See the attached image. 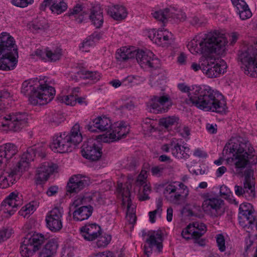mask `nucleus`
<instances>
[{"mask_svg":"<svg viewBox=\"0 0 257 257\" xmlns=\"http://www.w3.org/2000/svg\"><path fill=\"white\" fill-rule=\"evenodd\" d=\"M177 87L182 92L187 93L185 102L189 105L205 111L217 113L225 112L227 109L224 96L208 85L189 86L185 83H181L178 84Z\"/></svg>","mask_w":257,"mask_h":257,"instance_id":"1","label":"nucleus"},{"mask_svg":"<svg viewBox=\"0 0 257 257\" xmlns=\"http://www.w3.org/2000/svg\"><path fill=\"white\" fill-rule=\"evenodd\" d=\"M80 125L76 123L70 133H59L54 136L50 144V149L55 152L65 153L72 151L82 141Z\"/></svg>","mask_w":257,"mask_h":257,"instance_id":"5","label":"nucleus"},{"mask_svg":"<svg viewBox=\"0 0 257 257\" xmlns=\"http://www.w3.org/2000/svg\"><path fill=\"white\" fill-rule=\"evenodd\" d=\"M161 150L165 153L171 152L172 155L178 159L186 160L191 154L190 149L185 145L181 146L176 138H173L168 143L163 145Z\"/></svg>","mask_w":257,"mask_h":257,"instance_id":"16","label":"nucleus"},{"mask_svg":"<svg viewBox=\"0 0 257 257\" xmlns=\"http://www.w3.org/2000/svg\"><path fill=\"white\" fill-rule=\"evenodd\" d=\"M98 239L97 241V245L98 247H104L106 246L110 242L111 239V235L107 234H103L98 237Z\"/></svg>","mask_w":257,"mask_h":257,"instance_id":"52","label":"nucleus"},{"mask_svg":"<svg viewBox=\"0 0 257 257\" xmlns=\"http://www.w3.org/2000/svg\"><path fill=\"white\" fill-rule=\"evenodd\" d=\"M0 176V187L5 189L12 185L16 182V176L18 175L10 167Z\"/></svg>","mask_w":257,"mask_h":257,"instance_id":"36","label":"nucleus"},{"mask_svg":"<svg viewBox=\"0 0 257 257\" xmlns=\"http://www.w3.org/2000/svg\"><path fill=\"white\" fill-rule=\"evenodd\" d=\"M90 20L94 26L97 28H100L103 23V13L98 6L92 7L90 10V13L89 16Z\"/></svg>","mask_w":257,"mask_h":257,"instance_id":"37","label":"nucleus"},{"mask_svg":"<svg viewBox=\"0 0 257 257\" xmlns=\"http://www.w3.org/2000/svg\"><path fill=\"white\" fill-rule=\"evenodd\" d=\"M146 35L154 43L162 47H167L173 39L172 34L164 28L149 30Z\"/></svg>","mask_w":257,"mask_h":257,"instance_id":"19","label":"nucleus"},{"mask_svg":"<svg viewBox=\"0 0 257 257\" xmlns=\"http://www.w3.org/2000/svg\"><path fill=\"white\" fill-rule=\"evenodd\" d=\"M36 154L35 148H29L19 158L12 163V166L10 164L9 166L17 174L27 171L30 168V163L34 160Z\"/></svg>","mask_w":257,"mask_h":257,"instance_id":"15","label":"nucleus"},{"mask_svg":"<svg viewBox=\"0 0 257 257\" xmlns=\"http://www.w3.org/2000/svg\"><path fill=\"white\" fill-rule=\"evenodd\" d=\"M143 194H140L139 196V199L142 201H145L149 199V194L151 192V187L149 182H148L144 185Z\"/></svg>","mask_w":257,"mask_h":257,"instance_id":"54","label":"nucleus"},{"mask_svg":"<svg viewBox=\"0 0 257 257\" xmlns=\"http://www.w3.org/2000/svg\"><path fill=\"white\" fill-rule=\"evenodd\" d=\"M97 136L95 139L90 138L84 143L81 150L82 155L83 157L91 161H97L101 156L102 152L99 146ZM103 143L102 142H101Z\"/></svg>","mask_w":257,"mask_h":257,"instance_id":"17","label":"nucleus"},{"mask_svg":"<svg viewBox=\"0 0 257 257\" xmlns=\"http://www.w3.org/2000/svg\"><path fill=\"white\" fill-rule=\"evenodd\" d=\"M172 101L170 95L161 93L153 95L148 102V107L150 111L154 113L165 112L171 107Z\"/></svg>","mask_w":257,"mask_h":257,"instance_id":"14","label":"nucleus"},{"mask_svg":"<svg viewBox=\"0 0 257 257\" xmlns=\"http://www.w3.org/2000/svg\"><path fill=\"white\" fill-rule=\"evenodd\" d=\"M188 21L192 25L195 26H200L204 23L202 18L194 15L189 16Z\"/></svg>","mask_w":257,"mask_h":257,"instance_id":"61","label":"nucleus"},{"mask_svg":"<svg viewBox=\"0 0 257 257\" xmlns=\"http://www.w3.org/2000/svg\"><path fill=\"white\" fill-rule=\"evenodd\" d=\"M47 27V24L44 21L42 20L33 22L30 28L33 30L38 31L44 29Z\"/></svg>","mask_w":257,"mask_h":257,"instance_id":"59","label":"nucleus"},{"mask_svg":"<svg viewBox=\"0 0 257 257\" xmlns=\"http://www.w3.org/2000/svg\"><path fill=\"white\" fill-rule=\"evenodd\" d=\"M69 17L73 16L78 23H81L87 14L80 4H77L73 9H70L67 13Z\"/></svg>","mask_w":257,"mask_h":257,"instance_id":"40","label":"nucleus"},{"mask_svg":"<svg viewBox=\"0 0 257 257\" xmlns=\"http://www.w3.org/2000/svg\"><path fill=\"white\" fill-rule=\"evenodd\" d=\"M193 230V235L195 238H199L206 231V226L205 224L201 222H194L190 223Z\"/></svg>","mask_w":257,"mask_h":257,"instance_id":"42","label":"nucleus"},{"mask_svg":"<svg viewBox=\"0 0 257 257\" xmlns=\"http://www.w3.org/2000/svg\"><path fill=\"white\" fill-rule=\"evenodd\" d=\"M63 213L62 207L55 206L47 213L45 218L47 226L52 231L57 232L62 228Z\"/></svg>","mask_w":257,"mask_h":257,"instance_id":"18","label":"nucleus"},{"mask_svg":"<svg viewBox=\"0 0 257 257\" xmlns=\"http://www.w3.org/2000/svg\"><path fill=\"white\" fill-rule=\"evenodd\" d=\"M43 234L34 233L30 236L26 237L21 246L20 253L24 257H30L38 250L46 240Z\"/></svg>","mask_w":257,"mask_h":257,"instance_id":"11","label":"nucleus"},{"mask_svg":"<svg viewBox=\"0 0 257 257\" xmlns=\"http://www.w3.org/2000/svg\"><path fill=\"white\" fill-rule=\"evenodd\" d=\"M147 237L146 242L148 246L145 245V251L150 252L148 250V248H153L156 247L159 251H161L163 248L162 242L163 240V232L161 230H151L148 232L146 234Z\"/></svg>","mask_w":257,"mask_h":257,"instance_id":"23","label":"nucleus"},{"mask_svg":"<svg viewBox=\"0 0 257 257\" xmlns=\"http://www.w3.org/2000/svg\"><path fill=\"white\" fill-rule=\"evenodd\" d=\"M108 14L114 20L120 21L124 19L127 15L126 9L122 6H113L108 10Z\"/></svg>","mask_w":257,"mask_h":257,"instance_id":"38","label":"nucleus"},{"mask_svg":"<svg viewBox=\"0 0 257 257\" xmlns=\"http://www.w3.org/2000/svg\"><path fill=\"white\" fill-rule=\"evenodd\" d=\"M216 242L219 249L221 251H224L225 250V239L222 234H218L216 237Z\"/></svg>","mask_w":257,"mask_h":257,"instance_id":"63","label":"nucleus"},{"mask_svg":"<svg viewBox=\"0 0 257 257\" xmlns=\"http://www.w3.org/2000/svg\"><path fill=\"white\" fill-rule=\"evenodd\" d=\"M91 202L96 204H101L104 203V200L99 192L86 193L83 195H79L75 197L73 205L78 206L80 205H86Z\"/></svg>","mask_w":257,"mask_h":257,"instance_id":"24","label":"nucleus"},{"mask_svg":"<svg viewBox=\"0 0 257 257\" xmlns=\"http://www.w3.org/2000/svg\"><path fill=\"white\" fill-rule=\"evenodd\" d=\"M88 183L87 178L81 175H75L70 178L67 185V191L77 193L82 190Z\"/></svg>","mask_w":257,"mask_h":257,"instance_id":"25","label":"nucleus"},{"mask_svg":"<svg viewBox=\"0 0 257 257\" xmlns=\"http://www.w3.org/2000/svg\"><path fill=\"white\" fill-rule=\"evenodd\" d=\"M112 123L110 119L105 116H98L93 120L92 125H89L88 129L91 132H94L95 128L101 132L106 131L111 128Z\"/></svg>","mask_w":257,"mask_h":257,"instance_id":"34","label":"nucleus"},{"mask_svg":"<svg viewBox=\"0 0 257 257\" xmlns=\"http://www.w3.org/2000/svg\"><path fill=\"white\" fill-rule=\"evenodd\" d=\"M239 59L242 63L244 73L251 77H257V53L252 47L241 52Z\"/></svg>","mask_w":257,"mask_h":257,"instance_id":"10","label":"nucleus"},{"mask_svg":"<svg viewBox=\"0 0 257 257\" xmlns=\"http://www.w3.org/2000/svg\"><path fill=\"white\" fill-rule=\"evenodd\" d=\"M42 6L49 7L54 14L60 15L68 9L67 4L64 0H44Z\"/></svg>","mask_w":257,"mask_h":257,"instance_id":"33","label":"nucleus"},{"mask_svg":"<svg viewBox=\"0 0 257 257\" xmlns=\"http://www.w3.org/2000/svg\"><path fill=\"white\" fill-rule=\"evenodd\" d=\"M111 128V133L98 136V140L107 143L117 141L126 137L130 131V126L124 121L115 122Z\"/></svg>","mask_w":257,"mask_h":257,"instance_id":"12","label":"nucleus"},{"mask_svg":"<svg viewBox=\"0 0 257 257\" xmlns=\"http://www.w3.org/2000/svg\"><path fill=\"white\" fill-rule=\"evenodd\" d=\"M31 56L33 59H45L46 58H47L46 56V50L43 51L41 49H37L31 54Z\"/></svg>","mask_w":257,"mask_h":257,"instance_id":"64","label":"nucleus"},{"mask_svg":"<svg viewBox=\"0 0 257 257\" xmlns=\"http://www.w3.org/2000/svg\"><path fill=\"white\" fill-rule=\"evenodd\" d=\"M84 75L85 78L89 79L94 82L98 81L101 77V74L97 71H86Z\"/></svg>","mask_w":257,"mask_h":257,"instance_id":"56","label":"nucleus"},{"mask_svg":"<svg viewBox=\"0 0 257 257\" xmlns=\"http://www.w3.org/2000/svg\"><path fill=\"white\" fill-rule=\"evenodd\" d=\"M166 170L165 166L160 165L152 167L151 171L153 176L160 177L165 174Z\"/></svg>","mask_w":257,"mask_h":257,"instance_id":"57","label":"nucleus"},{"mask_svg":"<svg viewBox=\"0 0 257 257\" xmlns=\"http://www.w3.org/2000/svg\"><path fill=\"white\" fill-rule=\"evenodd\" d=\"M153 17L158 21L164 22L168 18H170V9H165L152 13Z\"/></svg>","mask_w":257,"mask_h":257,"instance_id":"47","label":"nucleus"},{"mask_svg":"<svg viewBox=\"0 0 257 257\" xmlns=\"http://www.w3.org/2000/svg\"><path fill=\"white\" fill-rule=\"evenodd\" d=\"M36 209V206L34 202H30L24 206L19 211V214L24 217H28Z\"/></svg>","mask_w":257,"mask_h":257,"instance_id":"46","label":"nucleus"},{"mask_svg":"<svg viewBox=\"0 0 257 257\" xmlns=\"http://www.w3.org/2000/svg\"><path fill=\"white\" fill-rule=\"evenodd\" d=\"M202 62L204 64L203 73L208 78L220 77L226 71V63L223 60H216L211 54L206 55V60Z\"/></svg>","mask_w":257,"mask_h":257,"instance_id":"9","label":"nucleus"},{"mask_svg":"<svg viewBox=\"0 0 257 257\" xmlns=\"http://www.w3.org/2000/svg\"><path fill=\"white\" fill-rule=\"evenodd\" d=\"M46 248L56 254L59 247L58 239L53 238L50 239L44 246Z\"/></svg>","mask_w":257,"mask_h":257,"instance_id":"53","label":"nucleus"},{"mask_svg":"<svg viewBox=\"0 0 257 257\" xmlns=\"http://www.w3.org/2000/svg\"><path fill=\"white\" fill-rule=\"evenodd\" d=\"M57 169V166L50 162H45L37 170L35 179L37 183L41 184L46 181L50 174Z\"/></svg>","mask_w":257,"mask_h":257,"instance_id":"27","label":"nucleus"},{"mask_svg":"<svg viewBox=\"0 0 257 257\" xmlns=\"http://www.w3.org/2000/svg\"><path fill=\"white\" fill-rule=\"evenodd\" d=\"M188 187L180 181H172L164 185L163 194L169 202L178 204L182 199L189 195Z\"/></svg>","mask_w":257,"mask_h":257,"instance_id":"7","label":"nucleus"},{"mask_svg":"<svg viewBox=\"0 0 257 257\" xmlns=\"http://www.w3.org/2000/svg\"><path fill=\"white\" fill-rule=\"evenodd\" d=\"M220 195L225 199L229 200L231 203L237 204L234 199H232V194L230 190L225 185L221 186L219 191Z\"/></svg>","mask_w":257,"mask_h":257,"instance_id":"48","label":"nucleus"},{"mask_svg":"<svg viewBox=\"0 0 257 257\" xmlns=\"http://www.w3.org/2000/svg\"><path fill=\"white\" fill-rule=\"evenodd\" d=\"M18 57L17 49H14L11 53H4L0 55V69L3 70L13 69L17 63Z\"/></svg>","mask_w":257,"mask_h":257,"instance_id":"28","label":"nucleus"},{"mask_svg":"<svg viewBox=\"0 0 257 257\" xmlns=\"http://www.w3.org/2000/svg\"><path fill=\"white\" fill-rule=\"evenodd\" d=\"M238 221L239 225L247 232H250L254 227V209L252 205L245 202L240 205Z\"/></svg>","mask_w":257,"mask_h":257,"instance_id":"13","label":"nucleus"},{"mask_svg":"<svg viewBox=\"0 0 257 257\" xmlns=\"http://www.w3.org/2000/svg\"><path fill=\"white\" fill-rule=\"evenodd\" d=\"M201 208L203 212L212 218L221 216L225 212L224 202L221 199L213 197L208 193L202 196Z\"/></svg>","mask_w":257,"mask_h":257,"instance_id":"8","label":"nucleus"},{"mask_svg":"<svg viewBox=\"0 0 257 257\" xmlns=\"http://www.w3.org/2000/svg\"><path fill=\"white\" fill-rule=\"evenodd\" d=\"M163 200L161 198L156 199V209L149 212L150 221L153 223L157 216L160 217L162 212Z\"/></svg>","mask_w":257,"mask_h":257,"instance_id":"43","label":"nucleus"},{"mask_svg":"<svg viewBox=\"0 0 257 257\" xmlns=\"http://www.w3.org/2000/svg\"><path fill=\"white\" fill-rule=\"evenodd\" d=\"M234 191L235 194L238 196H243L247 198L248 200L252 199L255 196L254 186L252 182L251 181L249 177L245 176V180L243 183V187L238 185H235L234 187Z\"/></svg>","mask_w":257,"mask_h":257,"instance_id":"26","label":"nucleus"},{"mask_svg":"<svg viewBox=\"0 0 257 257\" xmlns=\"http://www.w3.org/2000/svg\"><path fill=\"white\" fill-rule=\"evenodd\" d=\"M58 99L60 102L68 105L74 106L76 103V96L74 95H59Z\"/></svg>","mask_w":257,"mask_h":257,"instance_id":"50","label":"nucleus"},{"mask_svg":"<svg viewBox=\"0 0 257 257\" xmlns=\"http://www.w3.org/2000/svg\"><path fill=\"white\" fill-rule=\"evenodd\" d=\"M18 147L12 143H7L0 146V156L4 158L9 165L16 160L15 156L18 153Z\"/></svg>","mask_w":257,"mask_h":257,"instance_id":"31","label":"nucleus"},{"mask_svg":"<svg viewBox=\"0 0 257 257\" xmlns=\"http://www.w3.org/2000/svg\"><path fill=\"white\" fill-rule=\"evenodd\" d=\"M227 41L224 35L214 31L206 34L196 35L187 45L189 51L193 55H202L198 63H191L190 68L195 72L201 70L203 72V61L206 60V55L216 53L222 55L226 49Z\"/></svg>","mask_w":257,"mask_h":257,"instance_id":"2","label":"nucleus"},{"mask_svg":"<svg viewBox=\"0 0 257 257\" xmlns=\"http://www.w3.org/2000/svg\"><path fill=\"white\" fill-rule=\"evenodd\" d=\"M136 59L142 67L151 69L158 68L160 65V60L155 57L153 53L149 50L136 49Z\"/></svg>","mask_w":257,"mask_h":257,"instance_id":"20","label":"nucleus"},{"mask_svg":"<svg viewBox=\"0 0 257 257\" xmlns=\"http://www.w3.org/2000/svg\"><path fill=\"white\" fill-rule=\"evenodd\" d=\"M62 55V49L59 47L46 49V56L50 61H56L59 60Z\"/></svg>","mask_w":257,"mask_h":257,"instance_id":"41","label":"nucleus"},{"mask_svg":"<svg viewBox=\"0 0 257 257\" xmlns=\"http://www.w3.org/2000/svg\"><path fill=\"white\" fill-rule=\"evenodd\" d=\"M254 150L248 140L238 135L232 136L223 149V154H232V157L227 160L234 162L236 169L244 168L250 159L254 157Z\"/></svg>","mask_w":257,"mask_h":257,"instance_id":"4","label":"nucleus"},{"mask_svg":"<svg viewBox=\"0 0 257 257\" xmlns=\"http://www.w3.org/2000/svg\"><path fill=\"white\" fill-rule=\"evenodd\" d=\"M237 13L239 15L240 19L242 20L249 19L252 16V13L248 8V7L246 9H243V10H238Z\"/></svg>","mask_w":257,"mask_h":257,"instance_id":"62","label":"nucleus"},{"mask_svg":"<svg viewBox=\"0 0 257 257\" xmlns=\"http://www.w3.org/2000/svg\"><path fill=\"white\" fill-rule=\"evenodd\" d=\"M83 238L88 241H93L98 238L101 233V229L96 223L87 224L80 229Z\"/></svg>","mask_w":257,"mask_h":257,"instance_id":"30","label":"nucleus"},{"mask_svg":"<svg viewBox=\"0 0 257 257\" xmlns=\"http://www.w3.org/2000/svg\"><path fill=\"white\" fill-rule=\"evenodd\" d=\"M192 229L191 225L190 223L182 231L181 235L183 238L187 240L189 239L192 237L194 238V236L193 235V230Z\"/></svg>","mask_w":257,"mask_h":257,"instance_id":"60","label":"nucleus"},{"mask_svg":"<svg viewBox=\"0 0 257 257\" xmlns=\"http://www.w3.org/2000/svg\"><path fill=\"white\" fill-rule=\"evenodd\" d=\"M45 79V77L43 79L34 78L25 80L22 83L21 93L29 97L31 104L45 105L53 99L55 90L46 83Z\"/></svg>","mask_w":257,"mask_h":257,"instance_id":"3","label":"nucleus"},{"mask_svg":"<svg viewBox=\"0 0 257 257\" xmlns=\"http://www.w3.org/2000/svg\"><path fill=\"white\" fill-rule=\"evenodd\" d=\"M28 123V115L25 112H13L0 117V129L19 132Z\"/></svg>","mask_w":257,"mask_h":257,"instance_id":"6","label":"nucleus"},{"mask_svg":"<svg viewBox=\"0 0 257 257\" xmlns=\"http://www.w3.org/2000/svg\"><path fill=\"white\" fill-rule=\"evenodd\" d=\"M179 118L176 116H169L162 118L160 120V123L166 128H169L178 123Z\"/></svg>","mask_w":257,"mask_h":257,"instance_id":"49","label":"nucleus"},{"mask_svg":"<svg viewBox=\"0 0 257 257\" xmlns=\"http://www.w3.org/2000/svg\"><path fill=\"white\" fill-rule=\"evenodd\" d=\"M158 121L147 117L143 120L142 128L146 134L155 132L157 128Z\"/></svg>","mask_w":257,"mask_h":257,"instance_id":"44","label":"nucleus"},{"mask_svg":"<svg viewBox=\"0 0 257 257\" xmlns=\"http://www.w3.org/2000/svg\"><path fill=\"white\" fill-rule=\"evenodd\" d=\"M148 178V173L147 171L145 170H142L138 176V178L136 180V183L137 186L143 185L144 184H146L148 182L147 180Z\"/></svg>","mask_w":257,"mask_h":257,"instance_id":"55","label":"nucleus"},{"mask_svg":"<svg viewBox=\"0 0 257 257\" xmlns=\"http://www.w3.org/2000/svg\"><path fill=\"white\" fill-rule=\"evenodd\" d=\"M12 4L18 7L26 8L34 3V0H12Z\"/></svg>","mask_w":257,"mask_h":257,"instance_id":"58","label":"nucleus"},{"mask_svg":"<svg viewBox=\"0 0 257 257\" xmlns=\"http://www.w3.org/2000/svg\"><path fill=\"white\" fill-rule=\"evenodd\" d=\"M14 49H17L14 38L7 33H2L0 35V55L11 53Z\"/></svg>","mask_w":257,"mask_h":257,"instance_id":"35","label":"nucleus"},{"mask_svg":"<svg viewBox=\"0 0 257 257\" xmlns=\"http://www.w3.org/2000/svg\"><path fill=\"white\" fill-rule=\"evenodd\" d=\"M165 72L159 66L158 68H153L151 69V74L150 78V84L154 88L161 87L166 82Z\"/></svg>","mask_w":257,"mask_h":257,"instance_id":"32","label":"nucleus"},{"mask_svg":"<svg viewBox=\"0 0 257 257\" xmlns=\"http://www.w3.org/2000/svg\"><path fill=\"white\" fill-rule=\"evenodd\" d=\"M122 203L123 206H126L127 211L126 219L131 224L135 223L137 219L136 216V205L132 202L130 198V191L128 187L124 188L121 192Z\"/></svg>","mask_w":257,"mask_h":257,"instance_id":"22","label":"nucleus"},{"mask_svg":"<svg viewBox=\"0 0 257 257\" xmlns=\"http://www.w3.org/2000/svg\"><path fill=\"white\" fill-rule=\"evenodd\" d=\"M99 39L98 34L89 37L81 43L80 49L83 52H89L90 48L94 46L95 41L98 40Z\"/></svg>","mask_w":257,"mask_h":257,"instance_id":"45","label":"nucleus"},{"mask_svg":"<svg viewBox=\"0 0 257 257\" xmlns=\"http://www.w3.org/2000/svg\"><path fill=\"white\" fill-rule=\"evenodd\" d=\"M73 203L74 200L71 203V206L75 209L73 212V218L75 221H81L87 219L91 215L93 210L91 206L86 204L75 206Z\"/></svg>","mask_w":257,"mask_h":257,"instance_id":"29","label":"nucleus"},{"mask_svg":"<svg viewBox=\"0 0 257 257\" xmlns=\"http://www.w3.org/2000/svg\"><path fill=\"white\" fill-rule=\"evenodd\" d=\"M176 19L180 21H184L186 19L185 13L180 10H177L174 8H170V18Z\"/></svg>","mask_w":257,"mask_h":257,"instance_id":"51","label":"nucleus"},{"mask_svg":"<svg viewBox=\"0 0 257 257\" xmlns=\"http://www.w3.org/2000/svg\"><path fill=\"white\" fill-rule=\"evenodd\" d=\"M136 49L134 47H122L117 50L116 58L119 61H125L135 56Z\"/></svg>","mask_w":257,"mask_h":257,"instance_id":"39","label":"nucleus"},{"mask_svg":"<svg viewBox=\"0 0 257 257\" xmlns=\"http://www.w3.org/2000/svg\"><path fill=\"white\" fill-rule=\"evenodd\" d=\"M22 196L17 192L11 193L2 202L1 209L6 214L10 215L16 211L17 207L22 203Z\"/></svg>","mask_w":257,"mask_h":257,"instance_id":"21","label":"nucleus"}]
</instances>
